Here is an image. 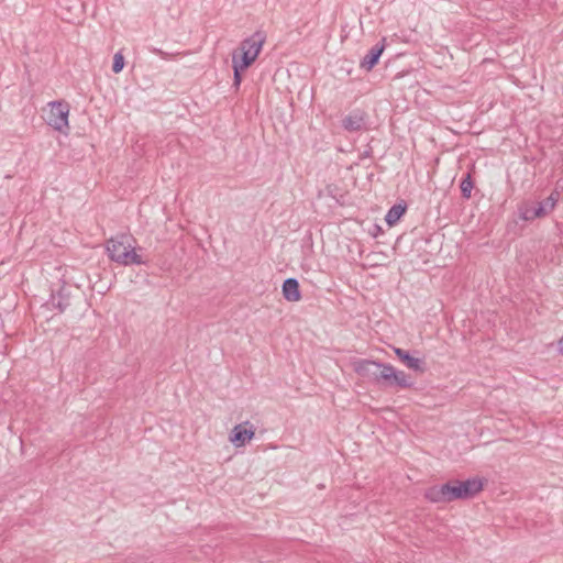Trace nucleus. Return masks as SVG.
Instances as JSON below:
<instances>
[{
    "instance_id": "1",
    "label": "nucleus",
    "mask_w": 563,
    "mask_h": 563,
    "mask_svg": "<svg viewBox=\"0 0 563 563\" xmlns=\"http://www.w3.org/2000/svg\"><path fill=\"white\" fill-rule=\"evenodd\" d=\"M355 371L361 376L372 375L377 383L383 382L386 387L411 388L413 379L404 371H397L391 364L379 361L362 360Z\"/></svg>"
},
{
    "instance_id": "2",
    "label": "nucleus",
    "mask_w": 563,
    "mask_h": 563,
    "mask_svg": "<svg viewBox=\"0 0 563 563\" xmlns=\"http://www.w3.org/2000/svg\"><path fill=\"white\" fill-rule=\"evenodd\" d=\"M132 236L120 234L107 242V252L111 261L124 265H142L145 262L132 245Z\"/></svg>"
},
{
    "instance_id": "3",
    "label": "nucleus",
    "mask_w": 563,
    "mask_h": 563,
    "mask_svg": "<svg viewBox=\"0 0 563 563\" xmlns=\"http://www.w3.org/2000/svg\"><path fill=\"white\" fill-rule=\"evenodd\" d=\"M266 41V34L263 31H256L250 37L244 38L239 47V62L241 67H250L260 55Z\"/></svg>"
},
{
    "instance_id": "4",
    "label": "nucleus",
    "mask_w": 563,
    "mask_h": 563,
    "mask_svg": "<svg viewBox=\"0 0 563 563\" xmlns=\"http://www.w3.org/2000/svg\"><path fill=\"white\" fill-rule=\"evenodd\" d=\"M49 110L46 117V123L58 132H64L69 128V103L64 100L51 101Z\"/></svg>"
},
{
    "instance_id": "5",
    "label": "nucleus",
    "mask_w": 563,
    "mask_h": 563,
    "mask_svg": "<svg viewBox=\"0 0 563 563\" xmlns=\"http://www.w3.org/2000/svg\"><path fill=\"white\" fill-rule=\"evenodd\" d=\"M367 120V113L356 108L342 119L341 126L350 133H355L366 129Z\"/></svg>"
},
{
    "instance_id": "6",
    "label": "nucleus",
    "mask_w": 563,
    "mask_h": 563,
    "mask_svg": "<svg viewBox=\"0 0 563 563\" xmlns=\"http://www.w3.org/2000/svg\"><path fill=\"white\" fill-rule=\"evenodd\" d=\"M386 47V38L383 37L380 42L376 43L368 53L360 62V67L367 71L372 70L379 62L382 54Z\"/></svg>"
},
{
    "instance_id": "7",
    "label": "nucleus",
    "mask_w": 563,
    "mask_h": 563,
    "mask_svg": "<svg viewBox=\"0 0 563 563\" xmlns=\"http://www.w3.org/2000/svg\"><path fill=\"white\" fill-rule=\"evenodd\" d=\"M394 352L398 360L409 369L417 373H424L426 364L422 360L410 355V353L400 347H394Z\"/></svg>"
},
{
    "instance_id": "8",
    "label": "nucleus",
    "mask_w": 563,
    "mask_h": 563,
    "mask_svg": "<svg viewBox=\"0 0 563 563\" xmlns=\"http://www.w3.org/2000/svg\"><path fill=\"white\" fill-rule=\"evenodd\" d=\"M246 424H249V422H245L244 424H236L230 433V441L236 448L243 446L247 441L254 438V429H247L245 427Z\"/></svg>"
},
{
    "instance_id": "9",
    "label": "nucleus",
    "mask_w": 563,
    "mask_h": 563,
    "mask_svg": "<svg viewBox=\"0 0 563 563\" xmlns=\"http://www.w3.org/2000/svg\"><path fill=\"white\" fill-rule=\"evenodd\" d=\"M424 497L431 503H451L448 483L429 487Z\"/></svg>"
},
{
    "instance_id": "10",
    "label": "nucleus",
    "mask_w": 563,
    "mask_h": 563,
    "mask_svg": "<svg viewBox=\"0 0 563 563\" xmlns=\"http://www.w3.org/2000/svg\"><path fill=\"white\" fill-rule=\"evenodd\" d=\"M518 213L519 218L526 222L547 217L544 209L539 203L532 207L529 202H523L518 207Z\"/></svg>"
},
{
    "instance_id": "11",
    "label": "nucleus",
    "mask_w": 563,
    "mask_h": 563,
    "mask_svg": "<svg viewBox=\"0 0 563 563\" xmlns=\"http://www.w3.org/2000/svg\"><path fill=\"white\" fill-rule=\"evenodd\" d=\"M53 308L58 309L59 312H64L70 306V292L66 287H60L56 294L51 295L48 301Z\"/></svg>"
},
{
    "instance_id": "12",
    "label": "nucleus",
    "mask_w": 563,
    "mask_h": 563,
    "mask_svg": "<svg viewBox=\"0 0 563 563\" xmlns=\"http://www.w3.org/2000/svg\"><path fill=\"white\" fill-rule=\"evenodd\" d=\"M282 292L287 301L296 302L301 299L299 283L296 278H287L282 286Z\"/></svg>"
},
{
    "instance_id": "13",
    "label": "nucleus",
    "mask_w": 563,
    "mask_h": 563,
    "mask_svg": "<svg viewBox=\"0 0 563 563\" xmlns=\"http://www.w3.org/2000/svg\"><path fill=\"white\" fill-rule=\"evenodd\" d=\"M459 487L462 492L463 500H465L474 497L483 489V482L475 477L467 478L463 482L460 481Z\"/></svg>"
},
{
    "instance_id": "14",
    "label": "nucleus",
    "mask_w": 563,
    "mask_h": 563,
    "mask_svg": "<svg viewBox=\"0 0 563 563\" xmlns=\"http://www.w3.org/2000/svg\"><path fill=\"white\" fill-rule=\"evenodd\" d=\"M406 205H394L385 216V221L389 227L395 225L406 212Z\"/></svg>"
},
{
    "instance_id": "15",
    "label": "nucleus",
    "mask_w": 563,
    "mask_h": 563,
    "mask_svg": "<svg viewBox=\"0 0 563 563\" xmlns=\"http://www.w3.org/2000/svg\"><path fill=\"white\" fill-rule=\"evenodd\" d=\"M232 68H233V86L239 87L242 81L241 73L249 67H241V63L239 62V55L236 52L232 54Z\"/></svg>"
},
{
    "instance_id": "16",
    "label": "nucleus",
    "mask_w": 563,
    "mask_h": 563,
    "mask_svg": "<svg viewBox=\"0 0 563 563\" xmlns=\"http://www.w3.org/2000/svg\"><path fill=\"white\" fill-rule=\"evenodd\" d=\"M560 200V192L558 189H554L550 196L539 205L544 209L545 214H550L556 207L558 201Z\"/></svg>"
},
{
    "instance_id": "17",
    "label": "nucleus",
    "mask_w": 563,
    "mask_h": 563,
    "mask_svg": "<svg viewBox=\"0 0 563 563\" xmlns=\"http://www.w3.org/2000/svg\"><path fill=\"white\" fill-rule=\"evenodd\" d=\"M474 188V181L470 173H467L461 180L460 189L461 195L464 199H470L472 195V189Z\"/></svg>"
},
{
    "instance_id": "18",
    "label": "nucleus",
    "mask_w": 563,
    "mask_h": 563,
    "mask_svg": "<svg viewBox=\"0 0 563 563\" xmlns=\"http://www.w3.org/2000/svg\"><path fill=\"white\" fill-rule=\"evenodd\" d=\"M459 484H460V481L448 482L451 501L459 500V499L463 500L462 492L459 487Z\"/></svg>"
},
{
    "instance_id": "19",
    "label": "nucleus",
    "mask_w": 563,
    "mask_h": 563,
    "mask_svg": "<svg viewBox=\"0 0 563 563\" xmlns=\"http://www.w3.org/2000/svg\"><path fill=\"white\" fill-rule=\"evenodd\" d=\"M124 67V57L121 52H118L113 56L112 71L119 74Z\"/></svg>"
},
{
    "instance_id": "20",
    "label": "nucleus",
    "mask_w": 563,
    "mask_h": 563,
    "mask_svg": "<svg viewBox=\"0 0 563 563\" xmlns=\"http://www.w3.org/2000/svg\"><path fill=\"white\" fill-rule=\"evenodd\" d=\"M559 353L563 355V336L558 342Z\"/></svg>"
}]
</instances>
